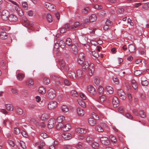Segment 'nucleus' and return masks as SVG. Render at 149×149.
<instances>
[{"mask_svg":"<svg viewBox=\"0 0 149 149\" xmlns=\"http://www.w3.org/2000/svg\"><path fill=\"white\" fill-rule=\"evenodd\" d=\"M85 56L84 54L80 53L79 55V57L77 60L78 63L81 64L83 63L85 60Z\"/></svg>","mask_w":149,"mask_h":149,"instance_id":"obj_8","label":"nucleus"},{"mask_svg":"<svg viewBox=\"0 0 149 149\" xmlns=\"http://www.w3.org/2000/svg\"><path fill=\"white\" fill-rule=\"evenodd\" d=\"M6 108L7 109L10 111H13V106L12 104H8L6 105Z\"/></svg>","mask_w":149,"mask_h":149,"instance_id":"obj_46","label":"nucleus"},{"mask_svg":"<svg viewBox=\"0 0 149 149\" xmlns=\"http://www.w3.org/2000/svg\"><path fill=\"white\" fill-rule=\"evenodd\" d=\"M77 112L78 115L81 116H83L85 113L84 110L80 108L77 109Z\"/></svg>","mask_w":149,"mask_h":149,"instance_id":"obj_33","label":"nucleus"},{"mask_svg":"<svg viewBox=\"0 0 149 149\" xmlns=\"http://www.w3.org/2000/svg\"><path fill=\"white\" fill-rule=\"evenodd\" d=\"M15 9L17 13L19 16H22L23 15V13L22 10L20 8H19L18 6L16 7Z\"/></svg>","mask_w":149,"mask_h":149,"instance_id":"obj_29","label":"nucleus"},{"mask_svg":"<svg viewBox=\"0 0 149 149\" xmlns=\"http://www.w3.org/2000/svg\"><path fill=\"white\" fill-rule=\"evenodd\" d=\"M90 9L88 7H85L83 9L81 10V13L83 14H85L87 13Z\"/></svg>","mask_w":149,"mask_h":149,"instance_id":"obj_38","label":"nucleus"},{"mask_svg":"<svg viewBox=\"0 0 149 149\" xmlns=\"http://www.w3.org/2000/svg\"><path fill=\"white\" fill-rule=\"evenodd\" d=\"M14 131L15 133L17 134H19L20 133V130L17 128H14Z\"/></svg>","mask_w":149,"mask_h":149,"instance_id":"obj_64","label":"nucleus"},{"mask_svg":"<svg viewBox=\"0 0 149 149\" xmlns=\"http://www.w3.org/2000/svg\"><path fill=\"white\" fill-rule=\"evenodd\" d=\"M87 90L89 93L92 95H94L96 93L95 89L92 86H88L87 87Z\"/></svg>","mask_w":149,"mask_h":149,"instance_id":"obj_11","label":"nucleus"},{"mask_svg":"<svg viewBox=\"0 0 149 149\" xmlns=\"http://www.w3.org/2000/svg\"><path fill=\"white\" fill-rule=\"evenodd\" d=\"M118 111L120 113H123L125 111V109L123 106L120 107L118 109Z\"/></svg>","mask_w":149,"mask_h":149,"instance_id":"obj_57","label":"nucleus"},{"mask_svg":"<svg viewBox=\"0 0 149 149\" xmlns=\"http://www.w3.org/2000/svg\"><path fill=\"white\" fill-rule=\"evenodd\" d=\"M100 141L101 143L105 145H109L110 143V141L108 138L105 137H102L100 139Z\"/></svg>","mask_w":149,"mask_h":149,"instance_id":"obj_6","label":"nucleus"},{"mask_svg":"<svg viewBox=\"0 0 149 149\" xmlns=\"http://www.w3.org/2000/svg\"><path fill=\"white\" fill-rule=\"evenodd\" d=\"M22 5L23 8L25 10H27L28 8V4L26 1H23L22 2Z\"/></svg>","mask_w":149,"mask_h":149,"instance_id":"obj_49","label":"nucleus"},{"mask_svg":"<svg viewBox=\"0 0 149 149\" xmlns=\"http://www.w3.org/2000/svg\"><path fill=\"white\" fill-rule=\"evenodd\" d=\"M86 140L87 143H90L93 141L94 139L92 137L88 136L86 138Z\"/></svg>","mask_w":149,"mask_h":149,"instance_id":"obj_56","label":"nucleus"},{"mask_svg":"<svg viewBox=\"0 0 149 149\" xmlns=\"http://www.w3.org/2000/svg\"><path fill=\"white\" fill-rule=\"evenodd\" d=\"M52 78L54 80H55L57 83L58 82V84H60L62 81L63 80L58 76L56 75H52Z\"/></svg>","mask_w":149,"mask_h":149,"instance_id":"obj_14","label":"nucleus"},{"mask_svg":"<svg viewBox=\"0 0 149 149\" xmlns=\"http://www.w3.org/2000/svg\"><path fill=\"white\" fill-rule=\"evenodd\" d=\"M107 92L109 94H112L113 92V89L112 87L109 86H107L106 88Z\"/></svg>","mask_w":149,"mask_h":149,"instance_id":"obj_27","label":"nucleus"},{"mask_svg":"<svg viewBox=\"0 0 149 149\" xmlns=\"http://www.w3.org/2000/svg\"><path fill=\"white\" fill-rule=\"evenodd\" d=\"M96 130L98 132H102L104 131V129L101 127V126L97 125L96 127Z\"/></svg>","mask_w":149,"mask_h":149,"instance_id":"obj_54","label":"nucleus"},{"mask_svg":"<svg viewBox=\"0 0 149 149\" xmlns=\"http://www.w3.org/2000/svg\"><path fill=\"white\" fill-rule=\"evenodd\" d=\"M49 115L47 113H44L40 117V119L43 121H46L49 118Z\"/></svg>","mask_w":149,"mask_h":149,"instance_id":"obj_15","label":"nucleus"},{"mask_svg":"<svg viewBox=\"0 0 149 149\" xmlns=\"http://www.w3.org/2000/svg\"><path fill=\"white\" fill-rule=\"evenodd\" d=\"M149 8V2L147 3L144 4L142 7V10L143 11L148 10Z\"/></svg>","mask_w":149,"mask_h":149,"instance_id":"obj_31","label":"nucleus"},{"mask_svg":"<svg viewBox=\"0 0 149 149\" xmlns=\"http://www.w3.org/2000/svg\"><path fill=\"white\" fill-rule=\"evenodd\" d=\"M16 112L19 114H22L23 113V110L19 107H17L15 108Z\"/></svg>","mask_w":149,"mask_h":149,"instance_id":"obj_42","label":"nucleus"},{"mask_svg":"<svg viewBox=\"0 0 149 149\" xmlns=\"http://www.w3.org/2000/svg\"><path fill=\"white\" fill-rule=\"evenodd\" d=\"M71 50L72 51L73 53L75 55L77 54L78 50L77 46L75 45H72L71 46Z\"/></svg>","mask_w":149,"mask_h":149,"instance_id":"obj_17","label":"nucleus"},{"mask_svg":"<svg viewBox=\"0 0 149 149\" xmlns=\"http://www.w3.org/2000/svg\"><path fill=\"white\" fill-rule=\"evenodd\" d=\"M26 84L29 86H31L33 85L34 82L33 80L31 78H29L26 81Z\"/></svg>","mask_w":149,"mask_h":149,"instance_id":"obj_25","label":"nucleus"},{"mask_svg":"<svg viewBox=\"0 0 149 149\" xmlns=\"http://www.w3.org/2000/svg\"><path fill=\"white\" fill-rule=\"evenodd\" d=\"M72 96L73 97H77L78 95L77 92L75 90H72L70 93Z\"/></svg>","mask_w":149,"mask_h":149,"instance_id":"obj_45","label":"nucleus"},{"mask_svg":"<svg viewBox=\"0 0 149 149\" xmlns=\"http://www.w3.org/2000/svg\"><path fill=\"white\" fill-rule=\"evenodd\" d=\"M9 15V13L8 11L6 10H4L1 13V19L3 21H6L8 19Z\"/></svg>","mask_w":149,"mask_h":149,"instance_id":"obj_4","label":"nucleus"},{"mask_svg":"<svg viewBox=\"0 0 149 149\" xmlns=\"http://www.w3.org/2000/svg\"><path fill=\"white\" fill-rule=\"evenodd\" d=\"M44 6L48 10L51 11H54L56 8L54 5L48 3H45Z\"/></svg>","mask_w":149,"mask_h":149,"instance_id":"obj_5","label":"nucleus"},{"mask_svg":"<svg viewBox=\"0 0 149 149\" xmlns=\"http://www.w3.org/2000/svg\"><path fill=\"white\" fill-rule=\"evenodd\" d=\"M63 123H58L56 125V128L57 130H62V128L63 127Z\"/></svg>","mask_w":149,"mask_h":149,"instance_id":"obj_32","label":"nucleus"},{"mask_svg":"<svg viewBox=\"0 0 149 149\" xmlns=\"http://www.w3.org/2000/svg\"><path fill=\"white\" fill-rule=\"evenodd\" d=\"M139 96L140 98L142 100H144L146 99V96L144 93H141L139 94Z\"/></svg>","mask_w":149,"mask_h":149,"instance_id":"obj_60","label":"nucleus"},{"mask_svg":"<svg viewBox=\"0 0 149 149\" xmlns=\"http://www.w3.org/2000/svg\"><path fill=\"white\" fill-rule=\"evenodd\" d=\"M40 135V136L44 139H45L48 137L47 134L45 133H42Z\"/></svg>","mask_w":149,"mask_h":149,"instance_id":"obj_63","label":"nucleus"},{"mask_svg":"<svg viewBox=\"0 0 149 149\" xmlns=\"http://www.w3.org/2000/svg\"><path fill=\"white\" fill-rule=\"evenodd\" d=\"M57 104L56 102L54 101H51L48 104V108L49 110L54 109L56 108Z\"/></svg>","mask_w":149,"mask_h":149,"instance_id":"obj_7","label":"nucleus"},{"mask_svg":"<svg viewBox=\"0 0 149 149\" xmlns=\"http://www.w3.org/2000/svg\"><path fill=\"white\" fill-rule=\"evenodd\" d=\"M47 19L48 22L49 23L51 22L52 21V18L50 14H48L47 16Z\"/></svg>","mask_w":149,"mask_h":149,"instance_id":"obj_50","label":"nucleus"},{"mask_svg":"<svg viewBox=\"0 0 149 149\" xmlns=\"http://www.w3.org/2000/svg\"><path fill=\"white\" fill-rule=\"evenodd\" d=\"M131 84H132V86L134 89H136L137 88V84L135 80L133 79L132 80Z\"/></svg>","mask_w":149,"mask_h":149,"instance_id":"obj_34","label":"nucleus"},{"mask_svg":"<svg viewBox=\"0 0 149 149\" xmlns=\"http://www.w3.org/2000/svg\"><path fill=\"white\" fill-rule=\"evenodd\" d=\"M143 71L139 70H136L134 72V74L136 76H138L142 73Z\"/></svg>","mask_w":149,"mask_h":149,"instance_id":"obj_52","label":"nucleus"},{"mask_svg":"<svg viewBox=\"0 0 149 149\" xmlns=\"http://www.w3.org/2000/svg\"><path fill=\"white\" fill-rule=\"evenodd\" d=\"M92 117L95 120H98L99 118L98 115L94 113L92 114Z\"/></svg>","mask_w":149,"mask_h":149,"instance_id":"obj_59","label":"nucleus"},{"mask_svg":"<svg viewBox=\"0 0 149 149\" xmlns=\"http://www.w3.org/2000/svg\"><path fill=\"white\" fill-rule=\"evenodd\" d=\"M65 43L66 45L70 46L72 43V41L70 38H68L65 41Z\"/></svg>","mask_w":149,"mask_h":149,"instance_id":"obj_55","label":"nucleus"},{"mask_svg":"<svg viewBox=\"0 0 149 149\" xmlns=\"http://www.w3.org/2000/svg\"><path fill=\"white\" fill-rule=\"evenodd\" d=\"M22 24L23 26L29 28L32 27L34 25V22H29L26 17H23L22 18Z\"/></svg>","mask_w":149,"mask_h":149,"instance_id":"obj_1","label":"nucleus"},{"mask_svg":"<svg viewBox=\"0 0 149 149\" xmlns=\"http://www.w3.org/2000/svg\"><path fill=\"white\" fill-rule=\"evenodd\" d=\"M8 19L10 22H15L17 20V17L13 14L10 15Z\"/></svg>","mask_w":149,"mask_h":149,"instance_id":"obj_16","label":"nucleus"},{"mask_svg":"<svg viewBox=\"0 0 149 149\" xmlns=\"http://www.w3.org/2000/svg\"><path fill=\"white\" fill-rule=\"evenodd\" d=\"M92 146L94 149H97L99 147V144L96 142H94L92 144Z\"/></svg>","mask_w":149,"mask_h":149,"instance_id":"obj_47","label":"nucleus"},{"mask_svg":"<svg viewBox=\"0 0 149 149\" xmlns=\"http://www.w3.org/2000/svg\"><path fill=\"white\" fill-rule=\"evenodd\" d=\"M119 102L118 100L116 97H114L112 99V104L113 106L114 107H116L118 106Z\"/></svg>","mask_w":149,"mask_h":149,"instance_id":"obj_13","label":"nucleus"},{"mask_svg":"<svg viewBox=\"0 0 149 149\" xmlns=\"http://www.w3.org/2000/svg\"><path fill=\"white\" fill-rule=\"evenodd\" d=\"M80 24L79 22H76L73 26H71L72 29H74L79 28L80 26Z\"/></svg>","mask_w":149,"mask_h":149,"instance_id":"obj_48","label":"nucleus"},{"mask_svg":"<svg viewBox=\"0 0 149 149\" xmlns=\"http://www.w3.org/2000/svg\"><path fill=\"white\" fill-rule=\"evenodd\" d=\"M62 48H64L65 47V43L64 42L63 40L60 41L59 43L56 42L55 44V46L54 47V50L56 52L58 51L59 50V46Z\"/></svg>","mask_w":149,"mask_h":149,"instance_id":"obj_2","label":"nucleus"},{"mask_svg":"<svg viewBox=\"0 0 149 149\" xmlns=\"http://www.w3.org/2000/svg\"><path fill=\"white\" fill-rule=\"evenodd\" d=\"M68 76L70 78L74 79L76 78V74L74 72L70 71L68 74Z\"/></svg>","mask_w":149,"mask_h":149,"instance_id":"obj_26","label":"nucleus"},{"mask_svg":"<svg viewBox=\"0 0 149 149\" xmlns=\"http://www.w3.org/2000/svg\"><path fill=\"white\" fill-rule=\"evenodd\" d=\"M139 115L140 117L142 118H146V114L145 111L143 110H141L139 111Z\"/></svg>","mask_w":149,"mask_h":149,"instance_id":"obj_30","label":"nucleus"},{"mask_svg":"<svg viewBox=\"0 0 149 149\" xmlns=\"http://www.w3.org/2000/svg\"><path fill=\"white\" fill-rule=\"evenodd\" d=\"M75 132L77 133L85 134L87 132V130L83 128H77L75 130Z\"/></svg>","mask_w":149,"mask_h":149,"instance_id":"obj_18","label":"nucleus"},{"mask_svg":"<svg viewBox=\"0 0 149 149\" xmlns=\"http://www.w3.org/2000/svg\"><path fill=\"white\" fill-rule=\"evenodd\" d=\"M98 92L100 94H102L104 93V89L102 86H99L98 88Z\"/></svg>","mask_w":149,"mask_h":149,"instance_id":"obj_51","label":"nucleus"},{"mask_svg":"<svg viewBox=\"0 0 149 149\" xmlns=\"http://www.w3.org/2000/svg\"><path fill=\"white\" fill-rule=\"evenodd\" d=\"M90 22H95L97 20V17L95 14H92L89 17Z\"/></svg>","mask_w":149,"mask_h":149,"instance_id":"obj_24","label":"nucleus"},{"mask_svg":"<svg viewBox=\"0 0 149 149\" xmlns=\"http://www.w3.org/2000/svg\"><path fill=\"white\" fill-rule=\"evenodd\" d=\"M70 127L71 126L69 124H64L63 125V127L62 128V130L64 131H68L70 128Z\"/></svg>","mask_w":149,"mask_h":149,"instance_id":"obj_28","label":"nucleus"},{"mask_svg":"<svg viewBox=\"0 0 149 149\" xmlns=\"http://www.w3.org/2000/svg\"><path fill=\"white\" fill-rule=\"evenodd\" d=\"M92 54L93 56L95 58H98L99 56V55L96 52H93Z\"/></svg>","mask_w":149,"mask_h":149,"instance_id":"obj_62","label":"nucleus"},{"mask_svg":"<svg viewBox=\"0 0 149 149\" xmlns=\"http://www.w3.org/2000/svg\"><path fill=\"white\" fill-rule=\"evenodd\" d=\"M109 138L112 142L114 143H116L117 142V140L115 137L113 135H110L109 136Z\"/></svg>","mask_w":149,"mask_h":149,"instance_id":"obj_41","label":"nucleus"},{"mask_svg":"<svg viewBox=\"0 0 149 149\" xmlns=\"http://www.w3.org/2000/svg\"><path fill=\"white\" fill-rule=\"evenodd\" d=\"M61 109L62 111L64 113H66L68 111V107L65 105H62L61 107Z\"/></svg>","mask_w":149,"mask_h":149,"instance_id":"obj_39","label":"nucleus"},{"mask_svg":"<svg viewBox=\"0 0 149 149\" xmlns=\"http://www.w3.org/2000/svg\"><path fill=\"white\" fill-rule=\"evenodd\" d=\"M63 138L65 139L68 140L71 138V135L68 133H64L62 134Z\"/></svg>","mask_w":149,"mask_h":149,"instance_id":"obj_21","label":"nucleus"},{"mask_svg":"<svg viewBox=\"0 0 149 149\" xmlns=\"http://www.w3.org/2000/svg\"><path fill=\"white\" fill-rule=\"evenodd\" d=\"M47 93V97L50 99H52L56 96V91L53 89L51 88L49 89Z\"/></svg>","mask_w":149,"mask_h":149,"instance_id":"obj_3","label":"nucleus"},{"mask_svg":"<svg viewBox=\"0 0 149 149\" xmlns=\"http://www.w3.org/2000/svg\"><path fill=\"white\" fill-rule=\"evenodd\" d=\"M24 75L22 73H18L17 75V78L19 81H22L24 78Z\"/></svg>","mask_w":149,"mask_h":149,"instance_id":"obj_36","label":"nucleus"},{"mask_svg":"<svg viewBox=\"0 0 149 149\" xmlns=\"http://www.w3.org/2000/svg\"><path fill=\"white\" fill-rule=\"evenodd\" d=\"M141 84L142 86H147L148 84V82L147 80H142Z\"/></svg>","mask_w":149,"mask_h":149,"instance_id":"obj_58","label":"nucleus"},{"mask_svg":"<svg viewBox=\"0 0 149 149\" xmlns=\"http://www.w3.org/2000/svg\"><path fill=\"white\" fill-rule=\"evenodd\" d=\"M94 67L93 64H90L88 70V72L90 76H91L94 73Z\"/></svg>","mask_w":149,"mask_h":149,"instance_id":"obj_12","label":"nucleus"},{"mask_svg":"<svg viewBox=\"0 0 149 149\" xmlns=\"http://www.w3.org/2000/svg\"><path fill=\"white\" fill-rule=\"evenodd\" d=\"M84 144L83 143L79 142L75 146V148L77 149H82L83 148Z\"/></svg>","mask_w":149,"mask_h":149,"instance_id":"obj_40","label":"nucleus"},{"mask_svg":"<svg viewBox=\"0 0 149 149\" xmlns=\"http://www.w3.org/2000/svg\"><path fill=\"white\" fill-rule=\"evenodd\" d=\"M65 119V118L64 116H61L57 118V122L58 123H62Z\"/></svg>","mask_w":149,"mask_h":149,"instance_id":"obj_35","label":"nucleus"},{"mask_svg":"<svg viewBox=\"0 0 149 149\" xmlns=\"http://www.w3.org/2000/svg\"><path fill=\"white\" fill-rule=\"evenodd\" d=\"M77 76L79 78H81L82 75V72L80 70H78L77 71Z\"/></svg>","mask_w":149,"mask_h":149,"instance_id":"obj_53","label":"nucleus"},{"mask_svg":"<svg viewBox=\"0 0 149 149\" xmlns=\"http://www.w3.org/2000/svg\"><path fill=\"white\" fill-rule=\"evenodd\" d=\"M55 123V119L53 118H50L48 121L47 124V127L48 128L51 129L53 128L54 126Z\"/></svg>","mask_w":149,"mask_h":149,"instance_id":"obj_10","label":"nucleus"},{"mask_svg":"<svg viewBox=\"0 0 149 149\" xmlns=\"http://www.w3.org/2000/svg\"><path fill=\"white\" fill-rule=\"evenodd\" d=\"M128 48L129 51L132 53L134 52L135 50V48L134 45L132 44H130L128 45Z\"/></svg>","mask_w":149,"mask_h":149,"instance_id":"obj_22","label":"nucleus"},{"mask_svg":"<svg viewBox=\"0 0 149 149\" xmlns=\"http://www.w3.org/2000/svg\"><path fill=\"white\" fill-rule=\"evenodd\" d=\"M118 94V96L121 99L124 100L126 99V95L122 90H119Z\"/></svg>","mask_w":149,"mask_h":149,"instance_id":"obj_9","label":"nucleus"},{"mask_svg":"<svg viewBox=\"0 0 149 149\" xmlns=\"http://www.w3.org/2000/svg\"><path fill=\"white\" fill-rule=\"evenodd\" d=\"M8 37L7 34L5 32H0V38L4 40L7 39Z\"/></svg>","mask_w":149,"mask_h":149,"instance_id":"obj_23","label":"nucleus"},{"mask_svg":"<svg viewBox=\"0 0 149 149\" xmlns=\"http://www.w3.org/2000/svg\"><path fill=\"white\" fill-rule=\"evenodd\" d=\"M106 97L104 95H103L99 97V98L97 100V101L100 103L103 102L106 100Z\"/></svg>","mask_w":149,"mask_h":149,"instance_id":"obj_20","label":"nucleus"},{"mask_svg":"<svg viewBox=\"0 0 149 149\" xmlns=\"http://www.w3.org/2000/svg\"><path fill=\"white\" fill-rule=\"evenodd\" d=\"M89 65V63L88 62H85L82 66V69L83 70H86L87 68H88V66Z\"/></svg>","mask_w":149,"mask_h":149,"instance_id":"obj_44","label":"nucleus"},{"mask_svg":"<svg viewBox=\"0 0 149 149\" xmlns=\"http://www.w3.org/2000/svg\"><path fill=\"white\" fill-rule=\"evenodd\" d=\"M96 120L93 118H90L88 120V123L91 125L94 126L96 124Z\"/></svg>","mask_w":149,"mask_h":149,"instance_id":"obj_19","label":"nucleus"},{"mask_svg":"<svg viewBox=\"0 0 149 149\" xmlns=\"http://www.w3.org/2000/svg\"><path fill=\"white\" fill-rule=\"evenodd\" d=\"M38 91L42 94H45L46 92V90L44 87H40L38 88Z\"/></svg>","mask_w":149,"mask_h":149,"instance_id":"obj_37","label":"nucleus"},{"mask_svg":"<svg viewBox=\"0 0 149 149\" xmlns=\"http://www.w3.org/2000/svg\"><path fill=\"white\" fill-rule=\"evenodd\" d=\"M20 144L21 147L23 149H25L26 148V147L25 146V143L22 141H21L20 142Z\"/></svg>","mask_w":149,"mask_h":149,"instance_id":"obj_61","label":"nucleus"},{"mask_svg":"<svg viewBox=\"0 0 149 149\" xmlns=\"http://www.w3.org/2000/svg\"><path fill=\"white\" fill-rule=\"evenodd\" d=\"M78 102L79 104L81 107H86L85 103L83 100L79 99L78 100Z\"/></svg>","mask_w":149,"mask_h":149,"instance_id":"obj_43","label":"nucleus"}]
</instances>
